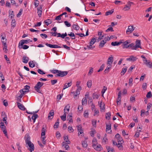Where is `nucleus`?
<instances>
[{
	"label": "nucleus",
	"instance_id": "f257e3e1",
	"mask_svg": "<svg viewBox=\"0 0 152 152\" xmlns=\"http://www.w3.org/2000/svg\"><path fill=\"white\" fill-rule=\"evenodd\" d=\"M25 142H26V145H27L30 148L29 151H30V152H31L32 151L34 150V145L30 141V137L28 135H27L26 139H25Z\"/></svg>",
	"mask_w": 152,
	"mask_h": 152
},
{
	"label": "nucleus",
	"instance_id": "f03ea898",
	"mask_svg": "<svg viewBox=\"0 0 152 152\" xmlns=\"http://www.w3.org/2000/svg\"><path fill=\"white\" fill-rule=\"evenodd\" d=\"M46 126L45 125H43L42 129V133L41 134V137L42 143L45 145L46 143V140H45V133L46 132Z\"/></svg>",
	"mask_w": 152,
	"mask_h": 152
},
{
	"label": "nucleus",
	"instance_id": "7ed1b4c3",
	"mask_svg": "<svg viewBox=\"0 0 152 152\" xmlns=\"http://www.w3.org/2000/svg\"><path fill=\"white\" fill-rule=\"evenodd\" d=\"M68 72L67 71H62L59 70L58 73L56 74L55 76L56 77L58 76L60 77H64L67 75L68 74Z\"/></svg>",
	"mask_w": 152,
	"mask_h": 152
},
{
	"label": "nucleus",
	"instance_id": "20e7f679",
	"mask_svg": "<svg viewBox=\"0 0 152 152\" xmlns=\"http://www.w3.org/2000/svg\"><path fill=\"white\" fill-rule=\"evenodd\" d=\"M41 87L40 82H38L34 87L35 90L39 93L42 94L41 91L40 90V88Z\"/></svg>",
	"mask_w": 152,
	"mask_h": 152
},
{
	"label": "nucleus",
	"instance_id": "39448f33",
	"mask_svg": "<svg viewBox=\"0 0 152 152\" xmlns=\"http://www.w3.org/2000/svg\"><path fill=\"white\" fill-rule=\"evenodd\" d=\"M131 4H133V3L130 1H128L127 2V4H126L125 6V7L124 8V9L125 11L129 10L130 8Z\"/></svg>",
	"mask_w": 152,
	"mask_h": 152
},
{
	"label": "nucleus",
	"instance_id": "423d86ee",
	"mask_svg": "<svg viewBox=\"0 0 152 152\" xmlns=\"http://www.w3.org/2000/svg\"><path fill=\"white\" fill-rule=\"evenodd\" d=\"M134 30V28L132 26H129L126 31V34H129L130 33H132Z\"/></svg>",
	"mask_w": 152,
	"mask_h": 152
},
{
	"label": "nucleus",
	"instance_id": "0eeeda50",
	"mask_svg": "<svg viewBox=\"0 0 152 152\" xmlns=\"http://www.w3.org/2000/svg\"><path fill=\"white\" fill-rule=\"evenodd\" d=\"M45 45L46 46H47L50 48H61V47L58 46V45H53L49 44L48 43H46L45 44Z\"/></svg>",
	"mask_w": 152,
	"mask_h": 152
},
{
	"label": "nucleus",
	"instance_id": "6e6552de",
	"mask_svg": "<svg viewBox=\"0 0 152 152\" xmlns=\"http://www.w3.org/2000/svg\"><path fill=\"white\" fill-rule=\"evenodd\" d=\"M93 147L96 150L98 151H100L102 149V148L100 144L96 145Z\"/></svg>",
	"mask_w": 152,
	"mask_h": 152
},
{
	"label": "nucleus",
	"instance_id": "1a4fd4ad",
	"mask_svg": "<svg viewBox=\"0 0 152 152\" xmlns=\"http://www.w3.org/2000/svg\"><path fill=\"white\" fill-rule=\"evenodd\" d=\"M77 131L78 132V134L80 135L83 133V130L82 129V127L81 126L79 125L77 126Z\"/></svg>",
	"mask_w": 152,
	"mask_h": 152
},
{
	"label": "nucleus",
	"instance_id": "9d476101",
	"mask_svg": "<svg viewBox=\"0 0 152 152\" xmlns=\"http://www.w3.org/2000/svg\"><path fill=\"white\" fill-rule=\"evenodd\" d=\"M16 103L18 105V108L21 110H25V108L24 107L23 105L19 103L18 102H17Z\"/></svg>",
	"mask_w": 152,
	"mask_h": 152
},
{
	"label": "nucleus",
	"instance_id": "9b49d317",
	"mask_svg": "<svg viewBox=\"0 0 152 152\" xmlns=\"http://www.w3.org/2000/svg\"><path fill=\"white\" fill-rule=\"evenodd\" d=\"M54 115V112L53 110H51L48 114V118L50 119H52Z\"/></svg>",
	"mask_w": 152,
	"mask_h": 152
},
{
	"label": "nucleus",
	"instance_id": "f8f14e48",
	"mask_svg": "<svg viewBox=\"0 0 152 152\" xmlns=\"http://www.w3.org/2000/svg\"><path fill=\"white\" fill-rule=\"evenodd\" d=\"M106 43L105 41L104 40H102L99 42V48L101 49L103 48L105 44Z\"/></svg>",
	"mask_w": 152,
	"mask_h": 152
},
{
	"label": "nucleus",
	"instance_id": "ddd939ff",
	"mask_svg": "<svg viewBox=\"0 0 152 152\" xmlns=\"http://www.w3.org/2000/svg\"><path fill=\"white\" fill-rule=\"evenodd\" d=\"M137 58L135 57H134L132 56H130V58H127L126 59V60L128 61H136L137 59Z\"/></svg>",
	"mask_w": 152,
	"mask_h": 152
},
{
	"label": "nucleus",
	"instance_id": "4468645a",
	"mask_svg": "<svg viewBox=\"0 0 152 152\" xmlns=\"http://www.w3.org/2000/svg\"><path fill=\"white\" fill-rule=\"evenodd\" d=\"M1 129L2 130L3 133L5 134L6 136H7V132L6 129V127L4 125L2 126H0Z\"/></svg>",
	"mask_w": 152,
	"mask_h": 152
},
{
	"label": "nucleus",
	"instance_id": "2eb2a0df",
	"mask_svg": "<svg viewBox=\"0 0 152 152\" xmlns=\"http://www.w3.org/2000/svg\"><path fill=\"white\" fill-rule=\"evenodd\" d=\"M130 42V41L127 40L126 41L123 42V48H127V45Z\"/></svg>",
	"mask_w": 152,
	"mask_h": 152
},
{
	"label": "nucleus",
	"instance_id": "dca6fc26",
	"mask_svg": "<svg viewBox=\"0 0 152 152\" xmlns=\"http://www.w3.org/2000/svg\"><path fill=\"white\" fill-rule=\"evenodd\" d=\"M29 58L26 56H24L22 58V61L24 63H27L28 61Z\"/></svg>",
	"mask_w": 152,
	"mask_h": 152
},
{
	"label": "nucleus",
	"instance_id": "f3484780",
	"mask_svg": "<svg viewBox=\"0 0 152 152\" xmlns=\"http://www.w3.org/2000/svg\"><path fill=\"white\" fill-rule=\"evenodd\" d=\"M67 142H63L62 143V147H64L66 150H68V148H69V146Z\"/></svg>",
	"mask_w": 152,
	"mask_h": 152
},
{
	"label": "nucleus",
	"instance_id": "a211bd4d",
	"mask_svg": "<svg viewBox=\"0 0 152 152\" xmlns=\"http://www.w3.org/2000/svg\"><path fill=\"white\" fill-rule=\"evenodd\" d=\"M106 148L108 152H115V150L113 148H111L109 146H107Z\"/></svg>",
	"mask_w": 152,
	"mask_h": 152
},
{
	"label": "nucleus",
	"instance_id": "6ab92c4d",
	"mask_svg": "<svg viewBox=\"0 0 152 152\" xmlns=\"http://www.w3.org/2000/svg\"><path fill=\"white\" fill-rule=\"evenodd\" d=\"M122 42H112L111 43V45H112L113 46H118L121 44Z\"/></svg>",
	"mask_w": 152,
	"mask_h": 152
},
{
	"label": "nucleus",
	"instance_id": "aec40b11",
	"mask_svg": "<svg viewBox=\"0 0 152 152\" xmlns=\"http://www.w3.org/2000/svg\"><path fill=\"white\" fill-rule=\"evenodd\" d=\"M72 84V81L70 82L69 83H65L64 85V88H63V90L65 89L66 88H68V87H70L71 86Z\"/></svg>",
	"mask_w": 152,
	"mask_h": 152
},
{
	"label": "nucleus",
	"instance_id": "412c9836",
	"mask_svg": "<svg viewBox=\"0 0 152 152\" xmlns=\"http://www.w3.org/2000/svg\"><path fill=\"white\" fill-rule=\"evenodd\" d=\"M64 140L65 141V142H67V144H69L70 142L69 141L68 139V136H65L64 137Z\"/></svg>",
	"mask_w": 152,
	"mask_h": 152
},
{
	"label": "nucleus",
	"instance_id": "4be33fe9",
	"mask_svg": "<svg viewBox=\"0 0 152 152\" xmlns=\"http://www.w3.org/2000/svg\"><path fill=\"white\" fill-rule=\"evenodd\" d=\"M135 45L137 46L138 47L141 49V47L140 46V41L139 40H136V41Z\"/></svg>",
	"mask_w": 152,
	"mask_h": 152
},
{
	"label": "nucleus",
	"instance_id": "5701e85b",
	"mask_svg": "<svg viewBox=\"0 0 152 152\" xmlns=\"http://www.w3.org/2000/svg\"><path fill=\"white\" fill-rule=\"evenodd\" d=\"M82 144L83 147L84 148H86L87 146V142L86 140H84L82 142Z\"/></svg>",
	"mask_w": 152,
	"mask_h": 152
},
{
	"label": "nucleus",
	"instance_id": "b1692460",
	"mask_svg": "<svg viewBox=\"0 0 152 152\" xmlns=\"http://www.w3.org/2000/svg\"><path fill=\"white\" fill-rule=\"evenodd\" d=\"M113 62V57H109L107 60V64H112Z\"/></svg>",
	"mask_w": 152,
	"mask_h": 152
},
{
	"label": "nucleus",
	"instance_id": "393cba45",
	"mask_svg": "<svg viewBox=\"0 0 152 152\" xmlns=\"http://www.w3.org/2000/svg\"><path fill=\"white\" fill-rule=\"evenodd\" d=\"M38 117V115L37 114H33L31 117V118L33 120V122L34 123L36 119Z\"/></svg>",
	"mask_w": 152,
	"mask_h": 152
},
{
	"label": "nucleus",
	"instance_id": "a878e982",
	"mask_svg": "<svg viewBox=\"0 0 152 152\" xmlns=\"http://www.w3.org/2000/svg\"><path fill=\"white\" fill-rule=\"evenodd\" d=\"M98 142L96 138H94L92 140V146L93 147L96 145H97Z\"/></svg>",
	"mask_w": 152,
	"mask_h": 152
},
{
	"label": "nucleus",
	"instance_id": "bb28decb",
	"mask_svg": "<svg viewBox=\"0 0 152 152\" xmlns=\"http://www.w3.org/2000/svg\"><path fill=\"white\" fill-rule=\"evenodd\" d=\"M1 42L3 43V49H5L6 50H7V45L6 44V42H5V41L1 40Z\"/></svg>",
	"mask_w": 152,
	"mask_h": 152
},
{
	"label": "nucleus",
	"instance_id": "cd10ccee",
	"mask_svg": "<svg viewBox=\"0 0 152 152\" xmlns=\"http://www.w3.org/2000/svg\"><path fill=\"white\" fill-rule=\"evenodd\" d=\"M96 39L94 38H93L91 40V41L89 42V44H91V45H92L94 44L96 42Z\"/></svg>",
	"mask_w": 152,
	"mask_h": 152
},
{
	"label": "nucleus",
	"instance_id": "c85d7f7f",
	"mask_svg": "<svg viewBox=\"0 0 152 152\" xmlns=\"http://www.w3.org/2000/svg\"><path fill=\"white\" fill-rule=\"evenodd\" d=\"M30 86L28 85H26L24 86V88L22 89H23V91H25L26 92H28L29 91Z\"/></svg>",
	"mask_w": 152,
	"mask_h": 152
},
{
	"label": "nucleus",
	"instance_id": "c756f323",
	"mask_svg": "<svg viewBox=\"0 0 152 152\" xmlns=\"http://www.w3.org/2000/svg\"><path fill=\"white\" fill-rule=\"evenodd\" d=\"M68 35L71 37L72 39H74L75 38V35L73 32H71L70 34H68Z\"/></svg>",
	"mask_w": 152,
	"mask_h": 152
},
{
	"label": "nucleus",
	"instance_id": "7c9ffc66",
	"mask_svg": "<svg viewBox=\"0 0 152 152\" xmlns=\"http://www.w3.org/2000/svg\"><path fill=\"white\" fill-rule=\"evenodd\" d=\"M66 113H67L66 112H65V113H64L63 115L62 116H61L60 117V118H61V119L63 121H64L66 120Z\"/></svg>",
	"mask_w": 152,
	"mask_h": 152
},
{
	"label": "nucleus",
	"instance_id": "2f4dec72",
	"mask_svg": "<svg viewBox=\"0 0 152 152\" xmlns=\"http://www.w3.org/2000/svg\"><path fill=\"white\" fill-rule=\"evenodd\" d=\"M44 23L47 26H48L52 22L50 19H48L47 20L44 21Z\"/></svg>",
	"mask_w": 152,
	"mask_h": 152
},
{
	"label": "nucleus",
	"instance_id": "473e14b6",
	"mask_svg": "<svg viewBox=\"0 0 152 152\" xmlns=\"http://www.w3.org/2000/svg\"><path fill=\"white\" fill-rule=\"evenodd\" d=\"M113 10H109L108 11H107L105 12V15H110L112 14L113 12Z\"/></svg>",
	"mask_w": 152,
	"mask_h": 152
},
{
	"label": "nucleus",
	"instance_id": "72a5a7b5",
	"mask_svg": "<svg viewBox=\"0 0 152 152\" xmlns=\"http://www.w3.org/2000/svg\"><path fill=\"white\" fill-rule=\"evenodd\" d=\"M123 142H118V144H117V146L120 150H122L123 149V146L121 145Z\"/></svg>",
	"mask_w": 152,
	"mask_h": 152
},
{
	"label": "nucleus",
	"instance_id": "f704fd0d",
	"mask_svg": "<svg viewBox=\"0 0 152 152\" xmlns=\"http://www.w3.org/2000/svg\"><path fill=\"white\" fill-rule=\"evenodd\" d=\"M92 81L91 80H89L87 82V86L88 88H90L92 86Z\"/></svg>",
	"mask_w": 152,
	"mask_h": 152
},
{
	"label": "nucleus",
	"instance_id": "c9c22d12",
	"mask_svg": "<svg viewBox=\"0 0 152 152\" xmlns=\"http://www.w3.org/2000/svg\"><path fill=\"white\" fill-rule=\"evenodd\" d=\"M29 66L31 68H33L35 66V65L34 64V63L33 61H29Z\"/></svg>",
	"mask_w": 152,
	"mask_h": 152
},
{
	"label": "nucleus",
	"instance_id": "e433bc0d",
	"mask_svg": "<svg viewBox=\"0 0 152 152\" xmlns=\"http://www.w3.org/2000/svg\"><path fill=\"white\" fill-rule=\"evenodd\" d=\"M111 116V113L109 112L107 113H106V114L105 115L106 118V119H110Z\"/></svg>",
	"mask_w": 152,
	"mask_h": 152
},
{
	"label": "nucleus",
	"instance_id": "4c0bfd02",
	"mask_svg": "<svg viewBox=\"0 0 152 152\" xmlns=\"http://www.w3.org/2000/svg\"><path fill=\"white\" fill-rule=\"evenodd\" d=\"M106 131H109L111 129V124L110 123L109 124H106Z\"/></svg>",
	"mask_w": 152,
	"mask_h": 152
},
{
	"label": "nucleus",
	"instance_id": "58836bf2",
	"mask_svg": "<svg viewBox=\"0 0 152 152\" xmlns=\"http://www.w3.org/2000/svg\"><path fill=\"white\" fill-rule=\"evenodd\" d=\"M19 48H20L21 49L23 48V49H26L29 48V46L26 45H24L23 46H19Z\"/></svg>",
	"mask_w": 152,
	"mask_h": 152
},
{
	"label": "nucleus",
	"instance_id": "ea45409f",
	"mask_svg": "<svg viewBox=\"0 0 152 152\" xmlns=\"http://www.w3.org/2000/svg\"><path fill=\"white\" fill-rule=\"evenodd\" d=\"M72 27L74 29L76 30H79L80 28V27L78 25L75 24L73 25Z\"/></svg>",
	"mask_w": 152,
	"mask_h": 152
},
{
	"label": "nucleus",
	"instance_id": "a19ab883",
	"mask_svg": "<svg viewBox=\"0 0 152 152\" xmlns=\"http://www.w3.org/2000/svg\"><path fill=\"white\" fill-rule=\"evenodd\" d=\"M82 105H84V104H86L87 103V100L86 99L83 98V99L82 100Z\"/></svg>",
	"mask_w": 152,
	"mask_h": 152
},
{
	"label": "nucleus",
	"instance_id": "79ce46f5",
	"mask_svg": "<svg viewBox=\"0 0 152 152\" xmlns=\"http://www.w3.org/2000/svg\"><path fill=\"white\" fill-rule=\"evenodd\" d=\"M92 124L93 126L96 127V121L94 119L92 120Z\"/></svg>",
	"mask_w": 152,
	"mask_h": 152
},
{
	"label": "nucleus",
	"instance_id": "37998d69",
	"mask_svg": "<svg viewBox=\"0 0 152 152\" xmlns=\"http://www.w3.org/2000/svg\"><path fill=\"white\" fill-rule=\"evenodd\" d=\"M37 72L39 74L41 75H44L45 74V73L41 69H38L37 70Z\"/></svg>",
	"mask_w": 152,
	"mask_h": 152
},
{
	"label": "nucleus",
	"instance_id": "c03bdc74",
	"mask_svg": "<svg viewBox=\"0 0 152 152\" xmlns=\"http://www.w3.org/2000/svg\"><path fill=\"white\" fill-rule=\"evenodd\" d=\"M69 105H68L67 106H66L64 108V113H65L66 110H67V112H68L69 110Z\"/></svg>",
	"mask_w": 152,
	"mask_h": 152
},
{
	"label": "nucleus",
	"instance_id": "a18cd8bd",
	"mask_svg": "<svg viewBox=\"0 0 152 152\" xmlns=\"http://www.w3.org/2000/svg\"><path fill=\"white\" fill-rule=\"evenodd\" d=\"M12 26L15 27L16 25L15 21V19H12L11 22Z\"/></svg>",
	"mask_w": 152,
	"mask_h": 152
},
{
	"label": "nucleus",
	"instance_id": "49530a36",
	"mask_svg": "<svg viewBox=\"0 0 152 152\" xmlns=\"http://www.w3.org/2000/svg\"><path fill=\"white\" fill-rule=\"evenodd\" d=\"M92 97L93 99H98L99 97V96L97 94H95V93L93 94Z\"/></svg>",
	"mask_w": 152,
	"mask_h": 152
},
{
	"label": "nucleus",
	"instance_id": "de8ad7c7",
	"mask_svg": "<svg viewBox=\"0 0 152 152\" xmlns=\"http://www.w3.org/2000/svg\"><path fill=\"white\" fill-rule=\"evenodd\" d=\"M68 131L70 133L71 132H73L74 130L72 126H69L68 127Z\"/></svg>",
	"mask_w": 152,
	"mask_h": 152
},
{
	"label": "nucleus",
	"instance_id": "09e8293b",
	"mask_svg": "<svg viewBox=\"0 0 152 152\" xmlns=\"http://www.w3.org/2000/svg\"><path fill=\"white\" fill-rule=\"evenodd\" d=\"M151 91H149L147 93L146 95V97L148 98H149L151 97Z\"/></svg>",
	"mask_w": 152,
	"mask_h": 152
},
{
	"label": "nucleus",
	"instance_id": "8fccbe9b",
	"mask_svg": "<svg viewBox=\"0 0 152 152\" xmlns=\"http://www.w3.org/2000/svg\"><path fill=\"white\" fill-rule=\"evenodd\" d=\"M107 88L106 87L104 86L103 87V89H102V91H101L102 93L103 94L105 93V91L107 90ZM102 96H103V94H102Z\"/></svg>",
	"mask_w": 152,
	"mask_h": 152
},
{
	"label": "nucleus",
	"instance_id": "3c124183",
	"mask_svg": "<svg viewBox=\"0 0 152 152\" xmlns=\"http://www.w3.org/2000/svg\"><path fill=\"white\" fill-rule=\"evenodd\" d=\"M93 68L91 67L90 69L89 70V71L88 73V75H91V74L93 73Z\"/></svg>",
	"mask_w": 152,
	"mask_h": 152
},
{
	"label": "nucleus",
	"instance_id": "603ef678",
	"mask_svg": "<svg viewBox=\"0 0 152 152\" xmlns=\"http://www.w3.org/2000/svg\"><path fill=\"white\" fill-rule=\"evenodd\" d=\"M145 61L146 62V63H145L146 65L149 66L150 68H151L152 67V64L150 63V62H148L146 59Z\"/></svg>",
	"mask_w": 152,
	"mask_h": 152
},
{
	"label": "nucleus",
	"instance_id": "864d4df0",
	"mask_svg": "<svg viewBox=\"0 0 152 152\" xmlns=\"http://www.w3.org/2000/svg\"><path fill=\"white\" fill-rule=\"evenodd\" d=\"M23 9H20L19 13L17 15V16L18 17H19L20 15H21L22 14V11H23Z\"/></svg>",
	"mask_w": 152,
	"mask_h": 152
},
{
	"label": "nucleus",
	"instance_id": "5fc2aeb1",
	"mask_svg": "<svg viewBox=\"0 0 152 152\" xmlns=\"http://www.w3.org/2000/svg\"><path fill=\"white\" fill-rule=\"evenodd\" d=\"M23 96H22V95H20L19 96H18L17 97V100L18 101H19L20 102H21V99Z\"/></svg>",
	"mask_w": 152,
	"mask_h": 152
},
{
	"label": "nucleus",
	"instance_id": "6e6d98bb",
	"mask_svg": "<svg viewBox=\"0 0 152 152\" xmlns=\"http://www.w3.org/2000/svg\"><path fill=\"white\" fill-rule=\"evenodd\" d=\"M3 36V34H1V41L3 40V41H5H5L6 40V39H5V37H6L5 35H4V36Z\"/></svg>",
	"mask_w": 152,
	"mask_h": 152
},
{
	"label": "nucleus",
	"instance_id": "4d7b16f0",
	"mask_svg": "<svg viewBox=\"0 0 152 152\" xmlns=\"http://www.w3.org/2000/svg\"><path fill=\"white\" fill-rule=\"evenodd\" d=\"M84 117L85 118H87L88 117V112H86L85 111L83 114Z\"/></svg>",
	"mask_w": 152,
	"mask_h": 152
},
{
	"label": "nucleus",
	"instance_id": "13d9d810",
	"mask_svg": "<svg viewBox=\"0 0 152 152\" xmlns=\"http://www.w3.org/2000/svg\"><path fill=\"white\" fill-rule=\"evenodd\" d=\"M57 82V80H51V83L52 85H54Z\"/></svg>",
	"mask_w": 152,
	"mask_h": 152
},
{
	"label": "nucleus",
	"instance_id": "bf43d9fd",
	"mask_svg": "<svg viewBox=\"0 0 152 152\" xmlns=\"http://www.w3.org/2000/svg\"><path fill=\"white\" fill-rule=\"evenodd\" d=\"M117 141L118 142H123L124 141L122 138L120 137L118 138L117 139Z\"/></svg>",
	"mask_w": 152,
	"mask_h": 152
},
{
	"label": "nucleus",
	"instance_id": "052dcab7",
	"mask_svg": "<svg viewBox=\"0 0 152 152\" xmlns=\"http://www.w3.org/2000/svg\"><path fill=\"white\" fill-rule=\"evenodd\" d=\"M109 31H110L111 32L113 31L114 30H113V28L112 27H109L106 30V32H108Z\"/></svg>",
	"mask_w": 152,
	"mask_h": 152
},
{
	"label": "nucleus",
	"instance_id": "680f3d73",
	"mask_svg": "<svg viewBox=\"0 0 152 152\" xmlns=\"http://www.w3.org/2000/svg\"><path fill=\"white\" fill-rule=\"evenodd\" d=\"M127 69V67H126L125 68H123L121 73H123V75H124L126 72Z\"/></svg>",
	"mask_w": 152,
	"mask_h": 152
},
{
	"label": "nucleus",
	"instance_id": "e2e57ef3",
	"mask_svg": "<svg viewBox=\"0 0 152 152\" xmlns=\"http://www.w3.org/2000/svg\"><path fill=\"white\" fill-rule=\"evenodd\" d=\"M133 119L135 122L137 123L138 122V120L137 119V117L136 116H133Z\"/></svg>",
	"mask_w": 152,
	"mask_h": 152
},
{
	"label": "nucleus",
	"instance_id": "0e129e2a",
	"mask_svg": "<svg viewBox=\"0 0 152 152\" xmlns=\"http://www.w3.org/2000/svg\"><path fill=\"white\" fill-rule=\"evenodd\" d=\"M151 104L150 103H149L147 104V110H149L151 106Z\"/></svg>",
	"mask_w": 152,
	"mask_h": 152
},
{
	"label": "nucleus",
	"instance_id": "69168bd1",
	"mask_svg": "<svg viewBox=\"0 0 152 152\" xmlns=\"http://www.w3.org/2000/svg\"><path fill=\"white\" fill-rule=\"evenodd\" d=\"M24 40L23 39L21 40L19 42V46H23V44H24Z\"/></svg>",
	"mask_w": 152,
	"mask_h": 152
},
{
	"label": "nucleus",
	"instance_id": "338daca9",
	"mask_svg": "<svg viewBox=\"0 0 152 152\" xmlns=\"http://www.w3.org/2000/svg\"><path fill=\"white\" fill-rule=\"evenodd\" d=\"M64 23L65 24V25L67 26V27H70L71 26V24L70 23H69V22L67 21H65L64 22Z\"/></svg>",
	"mask_w": 152,
	"mask_h": 152
},
{
	"label": "nucleus",
	"instance_id": "774afa93",
	"mask_svg": "<svg viewBox=\"0 0 152 152\" xmlns=\"http://www.w3.org/2000/svg\"><path fill=\"white\" fill-rule=\"evenodd\" d=\"M59 126V123L58 122H56L54 125V128H57Z\"/></svg>",
	"mask_w": 152,
	"mask_h": 152
}]
</instances>
